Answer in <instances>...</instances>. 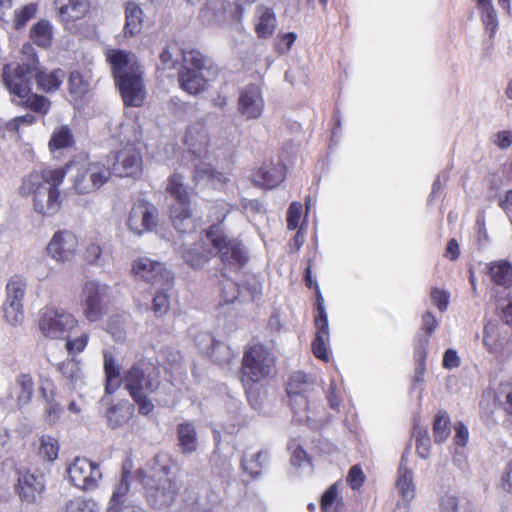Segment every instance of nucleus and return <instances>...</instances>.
Instances as JSON below:
<instances>
[{
	"label": "nucleus",
	"instance_id": "nucleus-1",
	"mask_svg": "<svg viewBox=\"0 0 512 512\" xmlns=\"http://www.w3.org/2000/svg\"><path fill=\"white\" fill-rule=\"evenodd\" d=\"M74 161L70 160L58 168L32 170L21 180L18 193L31 200L33 210L42 217H53L63 206L60 186L63 184Z\"/></svg>",
	"mask_w": 512,
	"mask_h": 512
},
{
	"label": "nucleus",
	"instance_id": "nucleus-2",
	"mask_svg": "<svg viewBox=\"0 0 512 512\" xmlns=\"http://www.w3.org/2000/svg\"><path fill=\"white\" fill-rule=\"evenodd\" d=\"M276 374L277 358L270 347L261 342L245 345L237 378L253 408L261 405V393L257 386L266 385Z\"/></svg>",
	"mask_w": 512,
	"mask_h": 512
},
{
	"label": "nucleus",
	"instance_id": "nucleus-3",
	"mask_svg": "<svg viewBox=\"0 0 512 512\" xmlns=\"http://www.w3.org/2000/svg\"><path fill=\"white\" fill-rule=\"evenodd\" d=\"M115 85L123 103L128 107H141L146 97L142 67L130 51L111 49L106 53Z\"/></svg>",
	"mask_w": 512,
	"mask_h": 512
},
{
	"label": "nucleus",
	"instance_id": "nucleus-4",
	"mask_svg": "<svg viewBox=\"0 0 512 512\" xmlns=\"http://www.w3.org/2000/svg\"><path fill=\"white\" fill-rule=\"evenodd\" d=\"M125 389L143 416L151 414L155 408L149 395L156 393L161 385L159 367L148 359L134 362L124 373Z\"/></svg>",
	"mask_w": 512,
	"mask_h": 512
},
{
	"label": "nucleus",
	"instance_id": "nucleus-5",
	"mask_svg": "<svg viewBox=\"0 0 512 512\" xmlns=\"http://www.w3.org/2000/svg\"><path fill=\"white\" fill-rule=\"evenodd\" d=\"M165 190L175 201L169 208L173 227L181 234L195 231L196 221L192 216L190 192L184 183V177L177 172L171 174Z\"/></svg>",
	"mask_w": 512,
	"mask_h": 512
},
{
	"label": "nucleus",
	"instance_id": "nucleus-6",
	"mask_svg": "<svg viewBox=\"0 0 512 512\" xmlns=\"http://www.w3.org/2000/svg\"><path fill=\"white\" fill-rule=\"evenodd\" d=\"M209 58L197 48H183L181 66L178 69L179 87L190 95H198L207 89L208 81L203 70L208 69Z\"/></svg>",
	"mask_w": 512,
	"mask_h": 512
},
{
	"label": "nucleus",
	"instance_id": "nucleus-7",
	"mask_svg": "<svg viewBox=\"0 0 512 512\" xmlns=\"http://www.w3.org/2000/svg\"><path fill=\"white\" fill-rule=\"evenodd\" d=\"M226 215L218 218V223L210 225L205 230V236L213 248L217 250L223 264L237 269L243 268L248 262L247 252L242 242L236 238H229L221 224Z\"/></svg>",
	"mask_w": 512,
	"mask_h": 512
},
{
	"label": "nucleus",
	"instance_id": "nucleus-8",
	"mask_svg": "<svg viewBox=\"0 0 512 512\" xmlns=\"http://www.w3.org/2000/svg\"><path fill=\"white\" fill-rule=\"evenodd\" d=\"M113 176L109 163L87 161L78 164L71 180V189L77 195H90L99 191Z\"/></svg>",
	"mask_w": 512,
	"mask_h": 512
},
{
	"label": "nucleus",
	"instance_id": "nucleus-9",
	"mask_svg": "<svg viewBox=\"0 0 512 512\" xmlns=\"http://www.w3.org/2000/svg\"><path fill=\"white\" fill-rule=\"evenodd\" d=\"M39 65L35 52H32L28 62H11L3 67L2 80L9 93L19 99H24L32 90L34 71Z\"/></svg>",
	"mask_w": 512,
	"mask_h": 512
},
{
	"label": "nucleus",
	"instance_id": "nucleus-10",
	"mask_svg": "<svg viewBox=\"0 0 512 512\" xmlns=\"http://www.w3.org/2000/svg\"><path fill=\"white\" fill-rule=\"evenodd\" d=\"M110 288L98 281H86L80 293V307L84 318L90 322H98L107 313Z\"/></svg>",
	"mask_w": 512,
	"mask_h": 512
},
{
	"label": "nucleus",
	"instance_id": "nucleus-11",
	"mask_svg": "<svg viewBox=\"0 0 512 512\" xmlns=\"http://www.w3.org/2000/svg\"><path fill=\"white\" fill-rule=\"evenodd\" d=\"M78 325L75 316L64 309L45 306L39 312L38 327L50 339H63Z\"/></svg>",
	"mask_w": 512,
	"mask_h": 512
},
{
	"label": "nucleus",
	"instance_id": "nucleus-12",
	"mask_svg": "<svg viewBox=\"0 0 512 512\" xmlns=\"http://www.w3.org/2000/svg\"><path fill=\"white\" fill-rule=\"evenodd\" d=\"M67 474L72 485L83 491L96 489L102 479L99 464L87 457H75L67 467Z\"/></svg>",
	"mask_w": 512,
	"mask_h": 512
},
{
	"label": "nucleus",
	"instance_id": "nucleus-13",
	"mask_svg": "<svg viewBox=\"0 0 512 512\" xmlns=\"http://www.w3.org/2000/svg\"><path fill=\"white\" fill-rule=\"evenodd\" d=\"M14 491L21 503L30 505L42 499L45 492L43 473L29 469H17V481Z\"/></svg>",
	"mask_w": 512,
	"mask_h": 512
},
{
	"label": "nucleus",
	"instance_id": "nucleus-14",
	"mask_svg": "<svg viewBox=\"0 0 512 512\" xmlns=\"http://www.w3.org/2000/svg\"><path fill=\"white\" fill-rule=\"evenodd\" d=\"M158 213L156 207L150 202L139 199L133 203L127 226L130 231L137 235L152 231L157 226Z\"/></svg>",
	"mask_w": 512,
	"mask_h": 512
},
{
	"label": "nucleus",
	"instance_id": "nucleus-15",
	"mask_svg": "<svg viewBox=\"0 0 512 512\" xmlns=\"http://www.w3.org/2000/svg\"><path fill=\"white\" fill-rule=\"evenodd\" d=\"M78 249L76 235L68 230L56 232L47 246L48 254L56 261L66 262L71 260Z\"/></svg>",
	"mask_w": 512,
	"mask_h": 512
},
{
	"label": "nucleus",
	"instance_id": "nucleus-16",
	"mask_svg": "<svg viewBox=\"0 0 512 512\" xmlns=\"http://www.w3.org/2000/svg\"><path fill=\"white\" fill-rule=\"evenodd\" d=\"M53 4L64 29H70L76 21L85 18L91 9L89 0H54Z\"/></svg>",
	"mask_w": 512,
	"mask_h": 512
},
{
	"label": "nucleus",
	"instance_id": "nucleus-17",
	"mask_svg": "<svg viewBox=\"0 0 512 512\" xmlns=\"http://www.w3.org/2000/svg\"><path fill=\"white\" fill-rule=\"evenodd\" d=\"M132 272L141 279L152 284L165 285L170 281V272L165 266L149 258H138L132 264Z\"/></svg>",
	"mask_w": 512,
	"mask_h": 512
},
{
	"label": "nucleus",
	"instance_id": "nucleus-18",
	"mask_svg": "<svg viewBox=\"0 0 512 512\" xmlns=\"http://www.w3.org/2000/svg\"><path fill=\"white\" fill-rule=\"evenodd\" d=\"M264 100L260 88L249 84L241 90L238 99V110L247 119H257L262 115Z\"/></svg>",
	"mask_w": 512,
	"mask_h": 512
},
{
	"label": "nucleus",
	"instance_id": "nucleus-19",
	"mask_svg": "<svg viewBox=\"0 0 512 512\" xmlns=\"http://www.w3.org/2000/svg\"><path fill=\"white\" fill-rule=\"evenodd\" d=\"M314 324L316 333L311 344L313 355L319 360L328 362L330 360L327 347L329 343V326L327 313L325 308L321 306V303H319V314L315 317Z\"/></svg>",
	"mask_w": 512,
	"mask_h": 512
},
{
	"label": "nucleus",
	"instance_id": "nucleus-20",
	"mask_svg": "<svg viewBox=\"0 0 512 512\" xmlns=\"http://www.w3.org/2000/svg\"><path fill=\"white\" fill-rule=\"evenodd\" d=\"M113 175L118 177H135L142 172V157L136 150L119 152L111 166Z\"/></svg>",
	"mask_w": 512,
	"mask_h": 512
},
{
	"label": "nucleus",
	"instance_id": "nucleus-21",
	"mask_svg": "<svg viewBox=\"0 0 512 512\" xmlns=\"http://www.w3.org/2000/svg\"><path fill=\"white\" fill-rule=\"evenodd\" d=\"M184 144L196 158L205 157L208 153L209 136L204 125L196 123L189 126L185 132Z\"/></svg>",
	"mask_w": 512,
	"mask_h": 512
},
{
	"label": "nucleus",
	"instance_id": "nucleus-22",
	"mask_svg": "<svg viewBox=\"0 0 512 512\" xmlns=\"http://www.w3.org/2000/svg\"><path fill=\"white\" fill-rule=\"evenodd\" d=\"M510 336L499 324L488 322L483 329V344L490 353H501L509 343Z\"/></svg>",
	"mask_w": 512,
	"mask_h": 512
},
{
	"label": "nucleus",
	"instance_id": "nucleus-23",
	"mask_svg": "<svg viewBox=\"0 0 512 512\" xmlns=\"http://www.w3.org/2000/svg\"><path fill=\"white\" fill-rule=\"evenodd\" d=\"M286 168L281 163L265 164L260 167L253 175L254 181L257 185L264 188L272 189L278 186L284 179Z\"/></svg>",
	"mask_w": 512,
	"mask_h": 512
},
{
	"label": "nucleus",
	"instance_id": "nucleus-24",
	"mask_svg": "<svg viewBox=\"0 0 512 512\" xmlns=\"http://www.w3.org/2000/svg\"><path fill=\"white\" fill-rule=\"evenodd\" d=\"M396 486L402 498L398 501L394 512H407L410 501L415 496V485L413 483V473L410 469L400 467Z\"/></svg>",
	"mask_w": 512,
	"mask_h": 512
},
{
	"label": "nucleus",
	"instance_id": "nucleus-25",
	"mask_svg": "<svg viewBox=\"0 0 512 512\" xmlns=\"http://www.w3.org/2000/svg\"><path fill=\"white\" fill-rule=\"evenodd\" d=\"M103 369L105 375V393L114 394L124 383V377H121V368L109 352L105 351L103 354Z\"/></svg>",
	"mask_w": 512,
	"mask_h": 512
},
{
	"label": "nucleus",
	"instance_id": "nucleus-26",
	"mask_svg": "<svg viewBox=\"0 0 512 512\" xmlns=\"http://www.w3.org/2000/svg\"><path fill=\"white\" fill-rule=\"evenodd\" d=\"M65 78V72L60 69L48 71L44 68H38L34 71V79L38 90L45 93H54L61 87Z\"/></svg>",
	"mask_w": 512,
	"mask_h": 512
},
{
	"label": "nucleus",
	"instance_id": "nucleus-27",
	"mask_svg": "<svg viewBox=\"0 0 512 512\" xmlns=\"http://www.w3.org/2000/svg\"><path fill=\"white\" fill-rule=\"evenodd\" d=\"M483 397L492 398L501 411L512 416V380L501 381L497 388L485 390Z\"/></svg>",
	"mask_w": 512,
	"mask_h": 512
},
{
	"label": "nucleus",
	"instance_id": "nucleus-28",
	"mask_svg": "<svg viewBox=\"0 0 512 512\" xmlns=\"http://www.w3.org/2000/svg\"><path fill=\"white\" fill-rule=\"evenodd\" d=\"M341 480L330 485L321 495L319 507L321 512H344L345 503L342 497Z\"/></svg>",
	"mask_w": 512,
	"mask_h": 512
},
{
	"label": "nucleus",
	"instance_id": "nucleus-29",
	"mask_svg": "<svg viewBox=\"0 0 512 512\" xmlns=\"http://www.w3.org/2000/svg\"><path fill=\"white\" fill-rule=\"evenodd\" d=\"M134 415V406L127 401H121L109 407L106 419L112 429L119 428L129 422Z\"/></svg>",
	"mask_w": 512,
	"mask_h": 512
},
{
	"label": "nucleus",
	"instance_id": "nucleus-30",
	"mask_svg": "<svg viewBox=\"0 0 512 512\" xmlns=\"http://www.w3.org/2000/svg\"><path fill=\"white\" fill-rule=\"evenodd\" d=\"M142 26L143 11L141 7L133 1H128L125 5L124 35L126 37H133L140 33Z\"/></svg>",
	"mask_w": 512,
	"mask_h": 512
},
{
	"label": "nucleus",
	"instance_id": "nucleus-31",
	"mask_svg": "<svg viewBox=\"0 0 512 512\" xmlns=\"http://www.w3.org/2000/svg\"><path fill=\"white\" fill-rule=\"evenodd\" d=\"M31 41L38 47L47 49L53 42V26L47 19H40L29 31Z\"/></svg>",
	"mask_w": 512,
	"mask_h": 512
},
{
	"label": "nucleus",
	"instance_id": "nucleus-32",
	"mask_svg": "<svg viewBox=\"0 0 512 512\" xmlns=\"http://www.w3.org/2000/svg\"><path fill=\"white\" fill-rule=\"evenodd\" d=\"M491 281L502 287H512V264L506 260L492 262L488 266Z\"/></svg>",
	"mask_w": 512,
	"mask_h": 512
},
{
	"label": "nucleus",
	"instance_id": "nucleus-33",
	"mask_svg": "<svg viewBox=\"0 0 512 512\" xmlns=\"http://www.w3.org/2000/svg\"><path fill=\"white\" fill-rule=\"evenodd\" d=\"M75 145V138L68 125H62L54 129L48 142L50 152L72 148Z\"/></svg>",
	"mask_w": 512,
	"mask_h": 512
},
{
	"label": "nucleus",
	"instance_id": "nucleus-34",
	"mask_svg": "<svg viewBox=\"0 0 512 512\" xmlns=\"http://www.w3.org/2000/svg\"><path fill=\"white\" fill-rule=\"evenodd\" d=\"M132 472L131 467L123 465L121 470V477L119 482L115 485L112 495L110 497V505L127 504V495L130 491Z\"/></svg>",
	"mask_w": 512,
	"mask_h": 512
},
{
	"label": "nucleus",
	"instance_id": "nucleus-35",
	"mask_svg": "<svg viewBox=\"0 0 512 512\" xmlns=\"http://www.w3.org/2000/svg\"><path fill=\"white\" fill-rule=\"evenodd\" d=\"M179 446L184 454H191L197 449V433L189 422L180 423L177 426Z\"/></svg>",
	"mask_w": 512,
	"mask_h": 512
},
{
	"label": "nucleus",
	"instance_id": "nucleus-36",
	"mask_svg": "<svg viewBox=\"0 0 512 512\" xmlns=\"http://www.w3.org/2000/svg\"><path fill=\"white\" fill-rule=\"evenodd\" d=\"M183 48H180L176 41H170L166 44L164 49L159 55L160 67L163 70H175L181 66V52Z\"/></svg>",
	"mask_w": 512,
	"mask_h": 512
},
{
	"label": "nucleus",
	"instance_id": "nucleus-37",
	"mask_svg": "<svg viewBox=\"0 0 512 512\" xmlns=\"http://www.w3.org/2000/svg\"><path fill=\"white\" fill-rule=\"evenodd\" d=\"M258 22L255 25V32L258 38H270L276 29L277 19L272 8H261Z\"/></svg>",
	"mask_w": 512,
	"mask_h": 512
},
{
	"label": "nucleus",
	"instance_id": "nucleus-38",
	"mask_svg": "<svg viewBox=\"0 0 512 512\" xmlns=\"http://www.w3.org/2000/svg\"><path fill=\"white\" fill-rule=\"evenodd\" d=\"M310 384L309 376L306 373L297 371L290 376L287 382L286 392L291 399L300 396L305 405H307L306 398L302 396L309 390Z\"/></svg>",
	"mask_w": 512,
	"mask_h": 512
},
{
	"label": "nucleus",
	"instance_id": "nucleus-39",
	"mask_svg": "<svg viewBox=\"0 0 512 512\" xmlns=\"http://www.w3.org/2000/svg\"><path fill=\"white\" fill-rule=\"evenodd\" d=\"M443 512H473V504L466 495L445 494L440 499Z\"/></svg>",
	"mask_w": 512,
	"mask_h": 512
},
{
	"label": "nucleus",
	"instance_id": "nucleus-40",
	"mask_svg": "<svg viewBox=\"0 0 512 512\" xmlns=\"http://www.w3.org/2000/svg\"><path fill=\"white\" fill-rule=\"evenodd\" d=\"M184 261L192 268H199L206 264L213 257V252L203 245L194 248L184 249L182 251Z\"/></svg>",
	"mask_w": 512,
	"mask_h": 512
},
{
	"label": "nucleus",
	"instance_id": "nucleus-41",
	"mask_svg": "<svg viewBox=\"0 0 512 512\" xmlns=\"http://www.w3.org/2000/svg\"><path fill=\"white\" fill-rule=\"evenodd\" d=\"M16 384L19 388L17 394V404L19 407L29 404L34 394V380L31 374L21 373L16 378Z\"/></svg>",
	"mask_w": 512,
	"mask_h": 512
},
{
	"label": "nucleus",
	"instance_id": "nucleus-42",
	"mask_svg": "<svg viewBox=\"0 0 512 512\" xmlns=\"http://www.w3.org/2000/svg\"><path fill=\"white\" fill-rule=\"evenodd\" d=\"M59 442L50 435H42L39 439L38 456L44 461L53 462L58 458Z\"/></svg>",
	"mask_w": 512,
	"mask_h": 512
},
{
	"label": "nucleus",
	"instance_id": "nucleus-43",
	"mask_svg": "<svg viewBox=\"0 0 512 512\" xmlns=\"http://www.w3.org/2000/svg\"><path fill=\"white\" fill-rule=\"evenodd\" d=\"M432 432L434 440L437 443H442L449 437L451 432V422L446 411H439L435 415Z\"/></svg>",
	"mask_w": 512,
	"mask_h": 512
},
{
	"label": "nucleus",
	"instance_id": "nucleus-44",
	"mask_svg": "<svg viewBox=\"0 0 512 512\" xmlns=\"http://www.w3.org/2000/svg\"><path fill=\"white\" fill-rule=\"evenodd\" d=\"M178 493V488L173 480H166L162 487H157L153 494L155 506H170Z\"/></svg>",
	"mask_w": 512,
	"mask_h": 512
},
{
	"label": "nucleus",
	"instance_id": "nucleus-45",
	"mask_svg": "<svg viewBox=\"0 0 512 512\" xmlns=\"http://www.w3.org/2000/svg\"><path fill=\"white\" fill-rule=\"evenodd\" d=\"M266 454L263 451H258L251 456H244L241 461L243 471L248 474L252 479L259 477L263 470L262 458Z\"/></svg>",
	"mask_w": 512,
	"mask_h": 512
},
{
	"label": "nucleus",
	"instance_id": "nucleus-46",
	"mask_svg": "<svg viewBox=\"0 0 512 512\" xmlns=\"http://www.w3.org/2000/svg\"><path fill=\"white\" fill-rule=\"evenodd\" d=\"M26 290V282L19 275L11 277L6 285V300L22 303Z\"/></svg>",
	"mask_w": 512,
	"mask_h": 512
},
{
	"label": "nucleus",
	"instance_id": "nucleus-47",
	"mask_svg": "<svg viewBox=\"0 0 512 512\" xmlns=\"http://www.w3.org/2000/svg\"><path fill=\"white\" fill-rule=\"evenodd\" d=\"M23 100V106L36 113L45 115L50 110L51 102L43 95L30 92Z\"/></svg>",
	"mask_w": 512,
	"mask_h": 512
},
{
	"label": "nucleus",
	"instance_id": "nucleus-48",
	"mask_svg": "<svg viewBox=\"0 0 512 512\" xmlns=\"http://www.w3.org/2000/svg\"><path fill=\"white\" fill-rule=\"evenodd\" d=\"M63 512H97V504L90 499L75 497L65 503Z\"/></svg>",
	"mask_w": 512,
	"mask_h": 512
},
{
	"label": "nucleus",
	"instance_id": "nucleus-49",
	"mask_svg": "<svg viewBox=\"0 0 512 512\" xmlns=\"http://www.w3.org/2000/svg\"><path fill=\"white\" fill-rule=\"evenodd\" d=\"M3 313L4 317L10 324L17 325L21 323L24 318L23 304L20 302H14V300H5L3 304Z\"/></svg>",
	"mask_w": 512,
	"mask_h": 512
},
{
	"label": "nucleus",
	"instance_id": "nucleus-50",
	"mask_svg": "<svg viewBox=\"0 0 512 512\" xmlns=\"http://www.w3.org/2000/svg\"><path fill=\"white\" fill-rule=\"evenodd\" d=\"M37 12V4L30 3L23 6L20 9L15 10L13 26L16 30H20L25 27L28 21H30Z\"/></svg>",
	"mask_w": 512,
	"mask_h": 512
},
{
	"label": "nucleus",
	"instance_id": "nucleus-51",
	"mask_svg": "<svg viewBox=\"0 0 512 512\" xmlns=\"http://www.w3.org/2000/svg\"><path fill=\"white\" fill-rule=\"evenodd\" d=\"M210 180V181H217L219 183L226 182V177L222 172L217 171L214 169L211 165L203 164L199 165L195 168L194 171V180L200 181V180Z\"/></svg>",
	"mask_w": 512,
	"mask_h": 512
},
{
	"label": "nucleus",
	"instance_id": "nucleus-52",
	"mask_svg": "<svg viewBox=\"0 0 512 512\" xmlns=\"http://www.w3.org/2000/svg\"><path fill=\"white\" fill-rule=\"evenodd\" d=\"M68 90L72 95H84L88 90V82L79 71H72L69 74Z\"/></svg>",
	"mask_w": 512,
	"mask_h": 512
},
{
	"label": "nucleus",
	"instance_id": "nucleus-53",
	"mask_svg": "<svg viewBox=\"0 0 512 512\" xmlns=\"http://www.w3.org/2000/svg\"><path fill=\"white\" fill-rule=\"evenodd\" d=\"M432 303L441 311L445 312L450 303V293L445 289L434 287L430 291Z\"/></svg>",
	"mask_w": 512,
	"mask_h": 512
},
{
	"label": "nucleus",
	"instance_id": "nucleus-54",
	"mask_svg": "<svg viewBox=\"0 0 512 512\" xmlns=\"http://www.w3.org/2000/svg\"><path fill=\"white\" fill-rule=\"evenodd\" d=\"M481 20L485 26V29L489 31L490 38H493L496 31L498 30V19L494 7L480 9Z\"/></svg>",
	"mask_w": 512,
	"mask_h": 512
},
{
	"label": "nucleus",
	"instance_id": "nucleus-55",
	"mask_svg": "<svg viewBox=\"0 0 512 512\" xmlns=\"http://www.w3.org/2000/svg\"><path fill=\"white\" fill-rule=\"evenodd\" d=\"M58 370L66 379L73 380L79 375V362L74 358L66 359L58 365Z\"/></svg>",
	"mask_w": 512,
	"mask_h": 512
},
{
	"label": "nucleus",
	"instance_id": "nucleus-56",
	"mask_svg": "<svg viewBox=\"0 0 512 512\" xmlns=\"http://www.w3.org/2000/svg\"><path fill=\"white\" fill-rule=\"evenodd\" d=\"M221 296L225 303L233 302L239 296V287L236 282L226 279L221 282Z\"/></svg>",
	"mask_w": 512,
	"mask_h": 512
},
{
	"label": "nucleus",
	"instance_id": "nucleus-57",
	"mask_svg": "<svg viewBox=\"0 0 512 512\" xmlns=\"http://www.w3.org/2000/svg\"><path fill=\"white\" fill-rule=\"evenodd\" d=\"M302 214V204L300 202H292L287 211V227L289 230H295Z\"/></svg>",
	"mask_w": 512,
	"mask_h": 512
},
{
	"label": "nucleus",
	"instance_id": "nucleus-58",
	"mask_svg": "<svg viewBox=\"0 0 512 512\" xmlns=\"http://www.w3.org/2000/svg\"><path fill=\"white\" fill-rule=\"evenodd\" d=\"M346 481L353 490H358L363 486L365 475L359 465H354L349 469Z\"/></svg>",
	"mask_w": 512,
	"mask_h": 512
},
{
	"label": "nucleus",
	"instance_id": "nucleus-59",
	"mask_svg": "<svg viewBox=\"0 0 512 512\" xmlns=\"http://www.w3.org/2000/svg\"><path fill=\"white\" fill-rule=\"evenodd\" d=\"M170 308L169 296L164 292H157L153 298L152 309L156 316H162Z\"/></svg>",
	"mask_w": 512,
	"mask_h": 512
},
{
	"label": "nucleus",
	"instance_id": "nucleus-60",
	"mask_svg": "<svg viewBox=\"0 0 512 512\" xmlns=\"http://www.w3.org/2000/svg\"><path fill=\"white\" fill-rule=\"evenodd\" d=\"M89 341V335L87 333L82 334L78 338L68 339L65 348L69 354H77L84 351Z\"/></svg>",
	"mask_w": 512,
	"mask_h": 512
},
{
	"label": "nucleus",
	"instance_id": "nucleus-61",
	"mask_svg": "<svg viewBox=\"0 0 512 512\" xmlns=\"http://www.w3.org/2000/svg\"><path fill=\"white\" fill-rule=\"evenodd\" d=\"M438 326V321L432 312L427 311L422 315V324L421 329L426 334V338L429 337L435 332Z\"/></svg>",
	"mask_w": 512,
	"mask_h": 512
},
{
	"label": "nucleus",
	"instance_id": "nucleus-62",
	"mask_svg": "<svg viewBox=\"0 0 512 512\" xmlns=\"http://www.w3.org/2000/svg\"><path fill=\"white\" fill-rule=\"evenodd\" d=\"M499 486L504 492L512 494V458L500 476Z\"/></svg>",
	"mask_w": 512,
	"mask_h": 512
},
{
	"label": "nucleus",
	"instance_id": "nucleus-63",
	"mask_svg": "<svg viewBox=\"0 0 512 512\" xmlns=\"http://www.w3.org/2000/svg\"><path fill=\"white\" fill-rule=\"evenodd\" d=\"M290 461L293 466L300 467L304 463H311V458L301 445H296L293 447Z\"/></svg>",
	"mask_w": 512,
	"mask_h": 512
},
{
	"label": "nucleus",
	"instance_id": "nucleus-64",
	"mask_svg": "<svg viewBox=\"0 0 512 512\" xmlns=\"http://www.w3.org/2000/svg\"><path fill=\"white\" fill-rule=\"evenodd\" d=\"M46 402V418L50 424H53L59 419V415L62 411V408L60 404L54 400V398H48Z\"/></svg>",
	"mask_w": 512,
	"mask_h": 512
}]
</instances>
